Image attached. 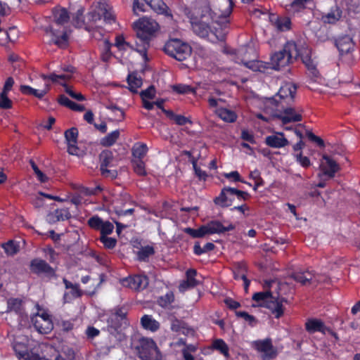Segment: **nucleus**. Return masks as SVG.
I'll use <instances>...</instances> for the list:
<instances>
[{
  "label": "nucleus",
  "instance_id": "f257e3e1",
  "mask_svg": "<svg viewBox=\"0 0 360 360\" xmlns=\"http://www.w3.org/2000/svg\"><path fill=\"white\" fill-rule=\"evenodd\" d=\"M233 5L232 0H210L203 3L198 15L191 20L193 32L213 43L223 41L229 32V17Z\"/></svg>",
  "mask_w": 360,
  "mask_h": 360
},
{
  "label": "nucleus",
  "instance_id": "f03ea898",
  "mask_svg": "<svg viewBox=\"0 0 360 360\" xmlns=\"http://www.w3.org/2000/svg\"><path fill=\"white\" fill-rule=\"evenodd\" d=\"M298 58H301L311 74L314 77H316L318 75L316 63L311 58V50L304 43L287 42L282 51L276 52L271 56L269 65L271 68L279 70Z\"/></svg>",
  "mask_w": 360,
  "mask_h": 360
},
{
  "label": "nucleus",
  "instance_id": "7ed1b4c3",
  "mask_svg": "<svg viewBox=\"0 0 360 360\" xmlns=\"http://www.w3.org/2000/svg\"><path fill=\"white\" fill-rule=\"evenodd\" d=\"M269 291L259 292L254 294L252 300L257 304L254 307H264L271 310L276 318H279L283 314V302L284 298L280 295L285 294L284 284L277 281H271L267 283Z\"/></svg>",
  "mask_w": 360,
  "mask_h": 360
},
{
  "label": "nucleus",
  "instance_id": "20e7f679",
  "mask_svg": "<svg viewBox=\"0 0 360 360\" xmlns=\"http://www.w3.org/2000/svg\"><path fill=\"white\" fill-rule=\"evenodd\" d=\"M52 18L51 24L44 29L46 36L49 38L51 43L63 48L67 46L68 41L65 24L70 18L69 15L65 8H56Z\"/></svg>",
  "mask_w": 360,
  "mask_h": 360
},
{
  "label": "nucleus",
  "instance_id": "39448f33",
  "mask_svg": "<svg viewBox=\"0 0 360 360\" xmlns=\"http://www.w3.org/2000/svg\"><path fill=\"white\" fill-rule=\"evenodd\" d=\"M134 28L136 33V51L142 56L144 61H147L148 58L146 53L150 41L158 31L160 26L155 20L143 17L134 22Z\"/></svg>",
  "mask_w": 360,
  "mask_h": 360
},
{
  "label": "nucleus",
  "instance_id": "423d86ee",
  "mask_svg": "<svg viewBox=\"0 0 360 360\" xmlns=\"http://www.w3.org/2000/svg\"><path fill=\"white\" fill-rule=\"evenodd\" d=\"M256 58L257 54L252 47L243 46L235 53L233 60H235L236 63L242 64L253 71L264 72L269 65L263 61L256 60Z\"/></svg>",
  "mask_w": 360,
  "mask_h": 360
},
{
  "label": "nucleus",
  "instance_id": "0eeeda50",
  "mask_svg": "<svg viewBox=\"0 0 360 360\" xmlns=\"http://www.w3.org/2000/svg\"><path fill=\"white\" fill-rule=\"evenodd\" d=\"M102 17L105 23L112 24L115 22V15L108 0H98L93 4L86 17L87 24L96 23Z\"/></svg>",
  "mask_w": 360,
  "mask_h": 360
},
{
  "label": "nucleus",
  "instance_id": "6e6552de",
  "mask_svg": "<svg viewBox=\"0 0 360 360\" xmlns=\"http://www.w3.org/2000/svg\"><path fill=\"white\" fill-rule=\"evenodd\" d=\"M297 91V86L290 82L283 84L279 89L276 96L268 98L266 100V105L272 110L276 108L278 110L279 105L282 108L285 104H289L293 101Z\"/></svg>",
  "mask_w": 360,
  "mask_h": 360
},
{
  "label": "nucleus",
  "instance_id": "1a4fd4ad",
  "mask_svg": "<svg viewBox=\"0 0 360 360\" xmlns=\"http://www.w3.org/2000/svg\"><path fill=\"white\" fill-rule=\"evenodd\" d=\"M137 354L142 360H160L161 354L155 341L148 338H141L136 346Z\"/></svg>",
  "mask_w": 360,
  "mask_h": 360
},
{
  "label": "nucleus",
  "instance_id": "9d476101",
  "mask_svg": "<svg viewBox=\"0 0 360 360\" xmlns=\"http://www.w3.org/2000/svg\"><path fill=\"white\" fill-rule=\"evenodd\" d=\"M33 340L27 335H18L14 338L13 347L19 360H39L38 355L30 352Z\"/></svg>",
  "mask_w": 360,
  "mask_h": 360
},
{
  "label": "nucleus",
  "instance_id": "9b49d317",
  "mask_svg": "<svg viewBox=\"0 0 360 360\" xmlns=\"http://www.w3.org/2000/svg\"><path fill=\"white\" fill-rule=\"evenodd\" d=\"M164 51L168 56L179 61L186 60L191 53V46L178 39L169 40L164 46Z\"/></svg>",
  "mask_w": 360,
  "mask_h": 360
},
{
  "label": "nucleus",
  "instance_id": "f8f14e48",
  "mask_svg": "<svg viewBox=\"0 0 360 360\" xmlns=\"http://www.w3.org/2000/svg\"><path fill=\"white\" fill-rule=\"evenodd\" d=\"M252 345L263 360L273 359L277 355V350L273 346L271 339L256 340L252 342Z\"/></svg>",
  "mask_w": 360,
  "mask_h": 360
},
{
  "label": "nucleus",
  "instance_id": "ddd939ff",
  "mask_svg": "<svg viewBox=\"0 0 360 360\" xmlns=\"http://www.w3.org/2000/svg\"><path fill=\"white\" fill-rule=\"evenodd\" d=\"M32 323L35 329L42 334L49 333L53 328L50 315L45 311L34 314L32 317Z\"/></svg>",
  "mask_w": 360,
  "mask_h": 360
},
{
  "label": "nucleus",
  "instance_id": "4468645a",
  "mask_svg": "<svg viewBox=\"0 0 360 360\" xmlns=\"http://www.w3.org/2000/svg\"><path fill=\"white\" fill-rule=\"evenodd\" d=\"M61 70L63 72H53L49 75H41V78L44 81L50 79L53 83L64 85L68 80L72 78L75 69L71 65H63Z\"/></svg>",
  "mask_w": 360,
  "mask_h": 360
},
{
  "label": "nucleus",
  "instance_id": "2eb2a0df",
  "mask_svg": "<svg viewBox=\"0 0 360 360\" xmlns=\"http://www.w3.org/2000/svg\"><path fill=\"white\" fill-rule=\"evenodd\" d=\"M121 284L124 287L139 290L146 288L148 284V280L146 276L137 275L123 278L121 281Z\"/></svg>",
  "mask_w": 360,
  "mask_h": 360
},
{
  "label": "nucleus",
  "instance_id": "dca6fc26",
  "mask_svg": "<svg viewBox=\"0 0 360 360\" xmlns=\"http://www.w3.org/2000/svg\"><path fill=\"white\" fill-rule=\"evenodd\" d=\"M305 326H306L307 330L310 333H314L316 332H320L323 334L328 333V334L331 335L333 337H334V338L335 340L338 339L337 334L335 333H334L333 331H332L328 328H327L324 325L323 322L319 319H309L306 322Z\"/></svg>",
  "mask_w": 360,
  "mask_h": 360
},
{
  "label": "nucleus",
  "instance_id": "f3484780",
  "mask_svg": "<svg viewBox=\"0 0 360 360\" xmlns=\"http://www.w3.org/2000/svg\"><path fill=\"white\" fill-rule=\"evenodd\" d=\"M319 167L322 174L328 178L333 177L335 174L340 169L337 162L326 155H323Z\"/></svg>",
  "mask_w": 360,
  "mask_h": 360
},
{
  "label": "nucleus",
  "instance_id": "a211bd4d",
  "mask_svg": "<svg viewBox=\"0 0 360 360\" xmlns=\"http://www.w3.org/2000/svg\"><path fill=\"white\" fill-rule=\"evenodd\" d=\"M335 45L341 56H349L354 48V43L349 35L338 37L335 41Z\"/></svg>",
  "mask_w": 360,
  "mask_h": 360
},
{
  "label": "nucleus",
  "instance_id": "6ab92c4d",
  "mask_svg": "<svg viewBox=\"0 0 360 360\" xmlns=\"http://www.w3.org/2000/svg\"><path fill=\"white\" fill-rule=\"evenodd\" d=\"M115 46L117 49L119 57L122 58L124 60H128L131 53L134 51L132 46L126 41L123 35L116 37Z\"/></svg>",
  "mask_w": 360,
  "mask_h": 360
},
{
  "label": "nucleus",
  "instance_id": "aec40b11",
  "mask_svg": "<svg viewBox=\"0 0 360 360\" xmlns=\"http://www.w3.org/2000/svg\"><path fill=\"white\" fill-rule=\"evenodd\" d=\"M283 123L286 124L302 120V110L295 108H286L277 115Z\"/></svg>",
  "mask_w": 360,
  "mask_h": 360
},
{
  "label": "nucleus",
  "instance_id": "412c9836",
  "mask_svg": "<svg viewBox=\"0 0 360 360\" xmlns=\"http://www.w3.org/2000/svg\"><path fill=\"white\" fill-rule=\"evenodd\" d=\"M235 188L231 187L224 188L219 195L214 199L216 205L221 207H229L231 205L235 198Z\"/></svg>",
  "mask_w": 360,
  "mask_h": 360
},
{
  "label": "nucleus",
  "instance_id": "4be33fe9",
  "mask_svg": "<svg viewBox=\"0 0 360 360\" xmlns=\"http://www.w3.org/2000/svg\"><path fill=\"white\" fill-rule=\"evenodd\" d=\"M68 145V151L71 155H78L79 148L77 144L78 131L76 128H71L65 133Z\"/></svg>",
  "mask_w": 360,
  "mask_h": 360
},
{
  "label": "nucleus",
  "instance_id": "5701e85b",
  "mask_svg": "<svg viewBox=\"0 0 360 360\" xmlns=\"http://www.w3.org/2000/svg\"><path fill=\"white\" fill-rule=\"evenodd\" d=\"M265 143L271 148H281L288 145L289 141L282 132H275L265 138Z\"/></svg>",
  "mask_w": 360,
  "mask_h": 360
},
{
  "label": "nucleus",
  "instance_id": "b1692460",
  "mask_svg": "<svg viewBox=\"0 0 360 360\" xmlns=\"http://www.w3.org/2000/svg\"><path fill=\"white\" fill-rule=\"evenodd\" d=\"M203 227L205 229V235L221 233L234 229L233 225L231 224H228L225 226L218 221H212L206 225H204Z\"/></svg>",
  "mask_w": 360,
  "mask_h": 360
},
{
  "label": "nucleus",
  "instance_id": "393cba45",
  "mask_svg": "<svg viewBox=\"0 0 360 360\" xmlns=\"http://www.w3.org/2000/svg\"><path fill=\"white\" fill-rule=\"evenodd\" d=\"M292 277L298 283H300L302 285H307L310 283H319L325 281L324 278H321L320 276H316L313 275L310 271L305 272H295L292 275Z\"/></svg>",
  "mask_w": 360,
  "mask_h": 360
},
{
  "label": "nucleus",
  "instance_id": "a878e982",
  "mask_svg": "<svg viewBox=\"0 0 360 360\" xmlns=\"http://www.w3.org/2000/svg\"><path fill=\"white\" fill-rule=\"evenodd\" d=\"M269 22L280 31H285L290 27V20L288 17H280L273 13L270 15Z\"/></svg>",
  "mask_w": 360,
  "mask_h": 360
},
{
  "label": "nucleus",
  "instance_id": "bb28decb",
  "mask_svg": "<svg viewBox=\"0 0 360 360\" xmlns=\"http://www.w3.org/2000/svg\"><path fill=\"white\" fill-rule=\"evenodd\" d=\"M146 2L148 6L156 13L172 17L168 7L162 0H146Z\"/></svg>",
  "mask_w": 360,
  "mask_h": 360
},
{
  "label": "nucleus",
  "instance_id": "cd10ccee",
  "mask_svg": "<svg viewBox=\"0 0 360 360\" xmlns=\"http://www.w3.org/2000/svg\"><path fill=\"white\" fill-rule=\"evenodd\" d=\"M171 330L178 334L190 335L193 334V329L188 328L187 325L181 321L174 319L172 321Z\"/></svg>",
  "mask_w": 360,
  "mask_h": 360
},
{
  "label": "nucleus",
  "instance_id": "c85d7f7f",
  "mask_svg": "<svg viewBox=\"0 0 360 360\" xmlns=\"http://www.w3.org/2000/svg\"><path fill=\"white\" fill-rule=\"evenodd\" d=\"M102 163L101 165V171L103 176L114 178L116 176L115 171L108 169V167L110 164V154L108 152H103L101 154Z\"/></svg>",
  "mask_w": 360,
  "mask_h": 360
},
{
  "label": "nucleus",
  "instance_id": "c756f323",
  "mask_svg": "<svg viewBox=\"0 0 360 360\" xmlns=\"http://www.w3.org/2000/svg\"><path fill=\"white\" fill-rule=\"evenodd\" d=\"M20 91L26 95H33L38 98H42L49 91V85L46 84L44 89H36L27 85L20 86Z\"/></svg>",
  "mask_w": 360,
  "mask_h": 360
},
{
  "label": "nucleus",
  "instance_id": "7c9ffc66",
  "mask_svg": "<svg viewBox=\"0 0 360 360\" xmlns=\"http://www.w3.org/2000/svg\"><path fill=\"white\" fill-rule=\"evenodd\" d=\"M31 269L32 271L39 273H51L52 269L49 264L41 259H34L31 263Z\"/></svg>",
  "mask_w": 360,
  "mask_h": 360
},
{
  "label": "nucleus",
  "instance_id": "2f4dec72",
  "mask_svg": "<svg viewBox=\"0 0 360 360\" xmlns=\"http://www.w3.org/2000/svg\"><path fill=\"white\" fill-rule=\"evenodd\" d=\"M216 114L224 121L233 122L236 120V115L232 110L224 108H219L216 110Z\"/></svg>",
  "mask_w": 360,
  "mask_h": 360
},
{
  "label": "nucleus",
  "instance_id": "473e14b6",
  "mask_svg": "<svg viewBox=\"0 0 360 360\" xmlns=\"http://www.w3.org/2000/svg\"><path fill=\"white\" fill-rule=\"evenodd\" d=\"M70 217V214L67 209L56 210L48 217L49 221H64Z\"/></svg>",
  "mask_w": 360,
  "mask_h": 360
},
{
  "label": "nucleus",
  "instance_id": "72a5a7b5",
  "mask_svg": "<svg viewBox=\"0 0 360 360\" xmlns=\"http://www.w3.org/2000/svg\"><path fill=\"white\" fill-rule=\"evenodd\" d=\"M141 324L144 328L151 331H156L160 327V323L149 315H145L141 318Z\"/></svg>",
  "mask_w": 360,
  "mask_h": 360
},
{
  "label": "nucleus",
  "instance_id": "f704fd0d",
  "mask_svg": "<svg viewBox=\"0 0 360 360\" xmlns=\"http://www.w3.org/2000/svg\"><path fill=\"white\" fill-rule=\"evenodd\" d=\"M148 152V147L145 143H137L132 148L134 160H142Z\"/></svg>",
  "mask_w": 360,
  "mask_h": 360
},
{
  "label": "nucleus",
  "instance_id": "c9c22d12",
  "mask_svg": "<svg viewBox=\"0 0 360 360\" xmlns=\"http://www.w3.org/2000/svg\"><path fill=\"white\" fill-rule=\"evenodd\" d=\"M197 271L194 269H189L186 271V279L181 283V288H184V285H187L188 287L194 288L198 284V281L195 279Z\"/></svg>",
  "mask_w": 360,
  "mask_h": 360
},
{
  "label": "nucleus",
  "instance_id": "e433bc0d",
  "mask_svg": "<svg viewBox=\"0 0 360 360\" xmlns=\"http://www.w3.org/2000/svg\"><path fill=\"white\" fill-rule=\"evenodd\" d=\"M127 81L129 89L132 92H136L137 89L142 85V80L141 77H138L135 73L129 74L128 75Z\"/></svg>",
  "mask_w": 360,
  "mask_h": 360
},
{
  "label": "nucleus",
  "instance_id": "4c0bfd02",
  "mask_svg": "<svg viewBox=\"0 0 360 360\" xmlns=\"http://www.w3.org/2000/svg\"><path fill=\"white\" fill-rule=\"evenodd\" d=\"M310 1L311 0H292L286 11L291 13L299 12L302 10L305 4Z\"/></svg>",
  "mask_w": 360,
  "mask_h": 360
},
{
  "label": "nucleus",
  "instance_id": "58836bf2",
  "mask_svg": "<svg viewBox=\"0 0 360 360\" xmlns=\"http://www.w3.org/2000/svg\"><path fill=\"white\" fill-rule=\"evenodd\" d=\"M154 249L152 246L146 245L141 248L137 252V258L140 261H146L150 256L154 254Z\"/></svg>",
  "mask_w": 360,
  "mask_h": 360
},
{
  "label": "nucleus",
  "instance_id": "ea45409f",
  "mask_svg": "<svg viewBox=\"0 0 360 360\" xmlns=\"http://www.w3.org/2000/svg\"><path fill=\"white\" fill-rule=\"evenodd\" d=\"M119 136V130H115L103 138L101 143L104 146H110L116 142Z\"/></svg>",
  "mask_w": 360,
  "mask_h": 360
},
{
  "label": "nucleus",
  "instance_id": "a19ab883",
  "mask_svg": "<svg viewBox=\"0 0 360 360\" xmlns=\"http://www.w3.org/2000/svg\"><path fill=\"white\" fill-rule=\"evenodd\" d=\"M22 308V300L17 298H11L8 300V309L10 311H14L21 314Z\"/></svg>",
  "mask_w": 360,
  "mask_h": 360
},
{
  "label": "nucleus",
  "instance_id": "79ce46f5",
  "mask_svg": "<svg viewBox=\"0 0 360 360\" xmlns=\"http://www.w3.org/2000/svg\"><path fill=\"white\" fill-rule=\"evenodd\" d=\"M212 347L220 352L225 357L229 356V347L223 340H215L212 343Z\"/></svg>",
  "mask_w": 360,
  "mask_h": 360
},
{
  "label": "nucleus",
  "instance_id": "37998d69",
  "mask_svg": "<svg viewBox=\"0 0 360 360\" xmlns=\"http://www.w3.org/2000/svg\"><path fill=\"white\" fill-rule=\"evenodd\" d=\"M341 17V11L339 8L332 10L328 14L323 17L325 22L334 23L338 21Z\"/></svg>",
  "mask_w": 360,
  "mask_h": 360
},
{
  "label": "nucleus",
  "instance_id": "c03bdc74",
  "mask_svg": "<svg viewBox=\"0 0 360 360\" xmlns=\"http://www.w3.org/2000/svg\"><path fill=\"white\" fill-rule=\"evenodd\" d=\"M292 155L296 162H297L301 167L307 168L311 165L309 158L307 156H304L302 155V152L292 153Z\"/></svg>",
  "mask_w": 360,
  "mask_h": 360
},
{
  "label": "nucleus",
  "instance_id": "a18cd8bd",
  "mask_svg": "<svg viewBox=\"0 0 360 360\" xmlns=\"http://www.w3.org/2000/svg\"><path fill=\"white\" fill-rule=\"evenodd\" d=\"M214 245L212 243H207L202 248L199 243H195L193 247L194 253L197 255H200L210 250H212Z\"/></svg>",
  "mask_w": 360,
  "mask_h": 360
},
{
  "label": "nucleus",
  "instance_id": "49530a36",
  "mask_svg": "<svg viewBox=\"0 0 360 360\" xmlns=\"http://www.w3.org/2000/svg\"><path fill=\"white\" fill-rule=\"evenodd\" d=\"M148 4L146 0H134L133 11L134 14L139 15V13L145 12Z\"/></svg>",
  "mask_w": 360,
  "mask_h": 360
},
{
  "label": "nucleus",
  "instance_id": "de8ad7c7",
  "mask_svg": "<svg viewBox=\"0 0 360 360\" xmlns=\"http://www.w3.org/2000/svg\"><path fill=\"white\" fill-rule=\"evenodd\" d=\"M111 46V44L107 39H104L101 41L100 46L102 50V58L103 60L106 61L110 58V51Z\"/></svg>",
  "mask_w": 360,
  "mask_h": 360
},
{
  "label": "nucleus",
  "instance_id": "09e8293b",
  "mask_svg": "<svg viewBox=\"0 0 360 360\" xmlns=\"http://www.w3.org/2000/svg\"><path fill=\"white\" fill-rule=\"evenodd\" d=\"M30 165L38 181L41 183L46 182L49 179L47 176L39 169V167L32 160L30 161Z\"/></svg>",
  "mask_w": 360,
  "mask_h": 360
},
{
  "label": "nucleus",
  "instance_id": "8fccbe9b",
  "mask_svg": "<svg viewBox=\"0 0 360 360\" xmlns=\"http://www.w3.org/2000/svg\"><path fill=\"white\" fill-rule=\"evenodd\" d=\"M3 248L8 255H13L18 252L19 247L13 240H10L3 245Z\"/></svg>",
  "mask_w": 360,
  "mask_h": 360
},
{
  "label": "nucleus",
  "instance_id": "3c124183",
  "mask_svg": "<svg viewBox=\"0 0 360 360\" xmlns=\"http://www.w3.org/2000/svg\"><path fill=\"white\" fill-rule=\"evenodd\" d=\"M8 94L1 91L0 92V108L3 109H10L12 107V101L8 97Z\"/></svg>",
  "mask_w": 360,
  "mask_h": 360
},
{
  "label": "nucleus",
  "instance_id": "603ef678",
  "mask_svg": "<svg viewBox=\"0 0 360 360\" xmlns=\"http://www.w3.org/2000/svg\"><path fill=\"white\" fill-rule=\"evenodd\" d=\"M140 95L142 101H150L155 98L156 95V90L153 86H150L147 89L142 91Z\"/></svg>",
  "mask_w": 360,
  "mask_h": 360
},
{
  "label": "nucleus",
  "instance_id": "864d4df0",
  "mask_svg": "<svg viewBox=\"0 0 360 360\" xmlns=\"http://www.w3.org/2000/svg\"><path fill=\"white\" fill-rule=\"evenodd\" d=\"M133 166L134 172L141 176L146 174L145 163L142 160H133Z\"/></svg>",
  "mask_w": 360,
  "mask_h": 360
},
{
  "label": "nucleus",
  "instance_id": "5fc2aeb1",
  "mask_svg": "<svg viewBox=\"0 0 360 360\" xmlns=\"http://www.w3.org/2000/svg\"><path fill=\"white\" fill-rule=\"evenodd\" d=\"M245 266L244 265L240 267L238 271L234 272L235 279H242L244 281V288L245 290H248L250 281L247 279L245 274H244Z\"/></svg>",
  "mask_w": 360,
  "mask_h": 360
},
{
  "label": "nucleus",
  "instance_id": "6e6d98bb",
  "mask_svg": "<svg viewBox=\"0 0 360 360\" xmlns=\"http://www.w3.org/2000/svg\"><path fill=\"white\" fill-rule=\"evenodd\" d=\"M80 292L77 285L72 286L69 292L64 295L63 299L65 302H69L72 298H76L80 296Z\"/></svg>",
  "mask_w": 360,
  "mask_h": 360
},
{
  "label": "nucleus",
  "instance_id": "4d7b16f0",
  "mask_svg": "<svg viewBox=\"0 0 360 360\" xmlns=\"http://www.w3.org/2000/svg\"><path fill=\"white\" fill-rule=\"evenodd\" d=\"M184 232L191 236L193 238H201L205 236V229L203 226L198 229L191 228H186Z\"/></svg>",
  "mask_w": 360,
  "mask_h": 360
},
{
  "label": "nucleus",
  "instance_id": "13d9d810",
  "mask_svg": "<svg viewBox=\"0 0 360 360\" xmlns=\"http://www.w3.org/2000/svg\"><path fill=\"white\" fill-rule=\"evenodd\" d=\"M174 297L172 292H168L158 300V304L162 307H167L173 301Z\"/></svg>",
  "mask_w": 360,
  "mask_h": 360
},
{
  "label": "nucleus",
  "instance_id": "bf43d9fd",
  "mask_svg": "<svg viewBox=\"0 0 360 360\" xmlns=\"http://www.w3.org/2000/svg\"><path fill=\"white\" fill-rule=\"evenodd\" d=\"M58 359L60 360H73L75 359V352L70 347L63 348Z\"/></svg>",
  "mask_w": 360,
  "mask_h": 360
},
{
  "label": "nucleus",
  "instance_id": "052dcab7",
  "mask_svg": "<svg viewBox=\"0 0 360 360\" xmlns=\"http://www.w3.org/2000/svg\"><path fill=\"white\" fill-rule=\"evenodd\" d=\"M65 84H66V82ZM63 86L65 87V92L72 98L79 101L85 100L84 96L80 92L74 91L72 87L68 86L66 84H64Z\"/></svg>",
  "mask_w": 360,
  "mask_h": 360
},
{
  "label": "nucleus",
  "instance_id": "680f3d73",
  "mask_svg": "<svg viewBox=\"0 0 360 360\" xmlns=\"http://www.w3.org/2000/svg\"><path fill=\"white\" fill-rule=\"evenodd\" d=\"M101 242L103 244L104 247L108 249L113 248L117 243V240L114 238L108 237V236H101Z\"/></svg>",
  "mask_w": 360,
  "mask_h": 360
},
{
  "label": "nucleus",
  "instance_id": "e2e57ef3",
  "mask_svg": "<svg viewBox=\"0 0 360 360\" xmlns=\"http://www.w3.org/2000/svg\"><path fill=\"white\" fill-rule=\"evenodd\" d=\"M236 315L238 317L243 318L247 323H248L252 326H255L257 322L255 316L248 314L245 311H238L236 312Z\"/></svg>",
  "mask_w": 360,
  "mask_h": 360
},
{
  "label": "nucleus",
  "instance_id": "0e129e2a",
  "mask_svg": "<svg viewBox=\"0 0 360 360\" xmlns=\"http://www.w3.org/2000/svg\"><path fill=\"white\" fill-rule=\"evenodd\" d=\"M114 230V226L110 221H103L101 226V236H108Z\"/></svg>",
  "mask_w": 360,
  "mask_h": 360
},
{
  "label": "nucleus",
  "instance_id": "69168bd1",
  "mask_svg": "<svg viewBox=\"0 0 360 360\" xmlns=\"http://www.w3.org/2000/svg\"><path fill=\"white\" fill-rule=\"evenodd\" d=\"M173 90L179 94H188V93H194L193 89L188 85L186 84H177L173 86Z\"/></svg>",
  "mask_w": 360,
  "mask_h": 360
},
{
  "label": "nucleus",
  "instance_id": "338daca9",
  "mask_svg": "<svg viewBox=\"0 0 360 360\" xmlns=\"http://www.w3.org/2000/svg\"><path fill=\"white\" fill-rule=\"evenodd\" d=\"M224 176L232 181H234V182L240 181L242 183H247L246 181L243 180L240 177V174L237 171H233V172H231L229 173H224Z\"/></svg>",
  "mask_w": 360,
  "mask_h": 360
},
{
  "label": "nucleus",
  "instance_id": "774afa93",
  "mask_svg": "<svg viewBox=\"0 0 360 360\" xmlns=\"http://www.w3.org/2000/svg\"><path fill=\"white\" fill-rule=\"evenodd\" d=\"M271 14L272 13H269L266 11H263L260 9H255L252 13V16L255 18L269 21H270V15H271Z\"/></svg>",
  "mask_w": 360,
  "mask_h": 360
}]
</instances>
